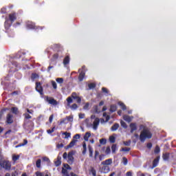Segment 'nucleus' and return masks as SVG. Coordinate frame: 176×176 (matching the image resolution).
Wrapping results in <instances>:
<instances>
[{"label": "nucleus", "instance_id": "obj_1", "mask_svg": "<svg viewBox=\"0 0 176 176\" xmlns=\"http://www.w3.org/2000/svg\"><path fill=\"white\" fill-rule=\"evenodd\" d=\"M140 130H142L140 135V140L141 142H145L146 140H151L152 138V133L149 131V128L144 124L139 126Z\"/></svg>", "mask_w": 176, "mask_h": 176}, {"label": "nucleus", "instance_id": "obj_2", "mask_svg": "<svg viewBox=\"0 0 176 176\" xmlns=\"http://www.w3.org/2000/svg\"><path fill=\"white\" fill-rule=\"evenodd\" d=\"M76 100V102L78 104H80L82 102V98H80V97L78 96V94L76 92H73L71 95V96L68 97L67 98V107H70L71 104H72V102H74V100Z\"/></svg>", "mask_w": 176, "mask_h": 176}, {"label": "nucleus", "instance_id": "obj_3", "mask_svg": "<svg viewBox=\"0 0 176 176\" xmlns=\"http://www.w3.org/2000/svg\"><path fill=\"white\" fill-rule=\"evenodd\" d=\"M12 24H13V23L10 22V21H9V19L6 17V21L4 22V28L7 34H12L13 33L12 30H10Z\"/></svg>", "mask_w": 176, "mask_h": 176}, {"label": "nucleus", "instance_id": "obj_4", "mask_svg": "<svg viewBox=\"0 0 176 176\" xmlns=\"http://www.w3.org/2000/svg\"><path fill=\"white\" fill-rule=\"evenodd\" d=\"M80 138V134H76L73 137V140L71 141V142L67 146L66 149H69V148H72L73 146H75V144L78 142L77 140H79Z\"/></svg>", "mask_w": 176, "mask_h": 176}, {"label": "nucleus", "instance_id": "obj_5", "mask_svg": "<svg viewBox=\"0 0 176 176\" xmlns=\"http://www.w3.org/2000/svg\"><path fill=\"white\" fill-rule=\"evenodd\" d=\"M26 28H28V30H43V28H45V27L42 26H36L35 23L31 21L26 23Z\"/></svg>", "mask_w": 176, "mask_h": 176}, {"label": "nucleus", "instance_id": "obj_6", "mask_svg": "<svg viewBox=\"0 0 176 176\" xmlns=\"http://www.w3.org/2000/svg\"><path fill=\"white\" fill-rule=\"evenodd\" d=\"M0 166L5 170H10L12 168V164L8 160H3L0 162Z\"/></svg>", "mask_w": 176, "mask_h": 176}, {"label": "nucleus", "instance_id": "obj_7", "mask_svg": "<svg viewBox=\"0 0 176 176\" xmlns=\"http://www.w3.org/2000/svg\"><path fill=\"white\" fill-rule=\"evenodd\" d=\"M26 111L28 113H23L24 120H28V119H32V116H31V115L34 114V110L26 109Z\"/></svg>", "mask_w": 176, "mask_h": 176}, {"label": "nucleus", "instance_id": "obj_8", "mask_svg": "<svg viewBox=\"0 0 176 176\" xmlns=\"http://www.w3.org/2000/svg\"><path fill=\"white\" fill-rule=\"evenodd\" d=\"M35 89L38 91V93H39V94H43V87H42V83H41L40 82H36Z\"/></svg>", "mask_w": 176, "mask_h": 176}, {"label": "nucleus", "instance_id": "obj_9", "mask_svg": "<svg viewBox=\"0 0 176 176\" xmlns=\"http://www.w3.org/2000/svg\"><path fill=\"white\" fill-rule=\"evenodd\" d=\"M8 17V20L10 23H14V21L17 20V14H16V12H12L9 14Z\"/></svg>", "mask_w": 176, "mask_h": 176}, {"label": "nucleus", "instance_id": "obj_10", "mask_svg": "<svg viewBox=\"0 0 176 176\" xmlns=\"http://www.w3.org/2000/svg\"><path fill=\"white\" fill-rule=\"evenodd\" d=\"M46 101L47 102H48L49 104H50V105H58V102H57V100H56L54 98H49V97H47L46 98Z\"/></svg>", "mask_w": 176, "mask_h": 176}, {"label": "nucleus", "instance_id": "obj_11", "mask_svg": "<svg viewBox=\"0 0 176 176\" xmlns=\"http://www.w3.org/2000/svg\"><path fill=\"white\" fill-rule=\"evenodd\" d=\"M74 151H70L69 152L68 155H67V162L69 164H72V163H74Z\"/></svg>", "mask_w": 176, "mask_h": 176}, {"label": "nucleus", "instance_id": "obj_12", "mask_svg": "<svg viewBox=\"0 0 176 176\" xmlns=\"http://www.w3.org/2000/svg\"><path fill=\"white\" fill-rule=\"evenodd\" d=\"M12 123H13V115L8 113L6 116V124H12Z\"/></svg>", "mask_w": 176, "mask_h": 176}, {"label": "nucleus", "instance_id": "obj_13", "mask_svg": "<svg viewBox=\"0 0 176 176\" xmlns=\"http://www.w3.org/2000/svg\"><path fill=\"white\" fill-rule=\"evenodd\" d=\"M99 124H100V118H95V120L93 122L94 130H97V129H98Z\"/></svg>", "mask_w": 176, "mask_h": 176}, {"label": "nucleus", "instance_id": "obj_14", "mask_svg": "<svg viewBox=\"0 0 176 176\" xmlns=\"http://www.w3.org/2000/svg\"><path fill=\"white\" fill-rule=\"evenodd\" d=\"M109 166L104 165L101 168H100V173H102L103 174H107L109 173L110 171Z\"/></svg>", "mask_w": 176, "mask_h": 176}, {"label": "nucleus", "instance_id": "obj_15", "mask_svg": "<svg viewBox=\"0 0 176 176\" xmlns=\"http://www.w3.org/2000/svg\"><path fill=\"white\" fill-rule=\"evenodd\" d=\"M129 127L131 129V134H133V133H134V131H136L137 130V123L135 122H132L129 124Z\"/></svg>", "mask_w": 176, "mask_h": 176}, {"label": "nucleus", "instance_id": "obj_16", "mask_svg": "<svg viewBox=\"0 0 176 176\" xmlns=\"http://www.w3.org/2000/svg\"><path fill=\"white\" fill-rule=\"evenodd\" d=\"M159 160H160V156H157V157L153 161V166H152V168H155V167H157V164H159Z\"/></svg>", "mask_w": 176, "mask_h": 176}, {"label": "nucleus", "instance_id": "obj_17", "mask_svg": "<svg viewBox=\"0 0 176 176\" xmlns=\"http://www.w3.org/2000/svg\"><path fill=\"white\" fill-rule=\"evenodd\" d=\"M112 163V159H108L101 162V164L102 166H111V164Z\"/></svg>", "mask_w": 176, "mask_h": 176}, {"label": "nucleus", "instance_id": "obj_18", "mask_svg": "<svg viewBox=\"0 0 176 176\" xmlns=\"http://www.w3.org/2000/svg\"><path fill=\"white\" fill-rule=\"evenodd\" d=\"M71 58H69V55H67L63 59V65H68L69 64Z\"/></svg>", "mask_w": 176, "mask_h": 176}, {"label": "nucleus", "instance_id": "obj_19", "mask_svg": "<svg viewBox=\"0 0 176 176\" xmlns=\"http://www.w3.org/2000/svg\"><path fill=\"white\" fill-rule=\"evenodd\" d=\"M88 151L89 154V157H93V153L94 152V148H92L91 145H88Z\"/></svg>", "mask_w": 176, "mask_h": 176}, {"label": "nucleus", "instance_id": "obj_20", "mask_svg": "<svg viewBox=\"0 0 176 176\" xmlns=\"http://www.w3.org/2000/svg\"><path fill=\"white\" fill-rule=\"evenodd\" d=\"M82 153L83 155H86V153L87 152V145L85 142L82 143Z\"/></svg>", "mask_w": 176, "mask_h": 176}, {"label": "nucleus", "instance_id": "obj_21", "mask_svg": "<svg viewBox=\"0 0 176 176\" xmlns=\"http://www.w3.org/2000/svg\"><path fill=\"white\" fill-rule=\"evenodd\" d=\"M162 158L165 162H167L168 159H170V154L169 153H165L162 154Z\"/></svg>", "mask_w": 176, "mask_h": 176}, {"label": "nucleus", "instance_id": "obj_22", "mask_svg": "<svg viewBox=\"0 0 176 176\" xmlns=\"http://www.w3.org/2000/svg\"><path fill=\"white\" fill-rule=\"evenodd\" d=\"M116 109H118L116 104H111L110 106V112H111V113H113V112H116Z\"/></svg>", "mask_w": 176, "mask_h": 176}, {"label": "nucleus", "instance_id": "obj_23", "mask_svg": "<svg viewBox=\"0 0 176 176\" xmlns=\"http://www.w3.org/2000/svg\"><path fill=\"white\" fill-rule=\"evenodd\" d=\"M118 129H119V124L116 123L111 126V131H116V130H118Z\"/></svg>", "mask_w": 176, "mask_h": 176}, {"label": "nucleus", "instance_id": "obj_24", "mask_svg": "<svg viewBox=\"0 0 176 176\" xmlns=\"http://www.w3.org/2000/svg\"><path fill=\"white\" fill-rule=\"evenodd\" d=\"M85 72H82L81 73H80L79 76H78V80L80 82H82L83 80V79H85Z\"/></svg>", "mask_w": 176, "mask_h": 176}, {"label": "nucleus", "instance_id": "obj_25", "mask_svg": "<svg viewBox=\"0 0 176 176\" xmlns=\"http://www.w3.org/2000/svg\"><path fill=\"white\" fill-rule=\"evenodd\" d=\"M91 136V133H90V132L85 133L84 135L85 141H89V138H90Z\"/></svg>", "mask_w": 176, "mask_h": 176}, {"label": "nucleus", "instance_id": "obj_26", "mask_svg": "<svg viewBox=\"0 0 176 176\" xmlns=\"http://www.w3.org/2000/svg\"><path fill=\"white\" fill-rule=\"evenodd\" d=\"M109 141L111 142V144H115L116 142V138H115L113 135H111L109 138Z\"/></svg>", "mask_w": 176, "mask_h": 176}, {"label": "nucleus", "instance_id": "obj_27", "mask_svg": "<svg viewBox=\"0 0 176 176\" xmlns=\"http://www.w3.org/2000/svg\"><path fill=\"white\" fill-rule=\"evenodd\" d=\"M38 78H39V75L36 73H32L31 75L32 80H34V79H38Z\"/></svg>", "mask_w": 176, "mask_h": 176}, {"label": "nucleus", "instance_id": "obj_28", "mask_svg": "<svg viewBox=\"0 0 176 176\" xmlns=\"http://www.w3.org/2000/svg\"><path fill=\"white\" fill-rule=\"evenodd\" d=\"M123 119L124 120H125V122H128V123H130V122H131V118H130L129 116H124Z\"/></svg>", "mask_w": 176, "mask_h": 176}, {"label": "nucleus", "instance_id": "obj_29", "mask_svg": "<svg viewBox=\"0 0 176 176\" xmlns=\"http://www.w3.org/2000/svg\"><path fill=\"white\" fill-rule=\"evenodd\" d=\"M27 144H28V140H27L26 139H24L23 143L19 144V145L16 146V148H19L20 146H24V145H27Z\"/></svg>", "mask_w": 176, "mask_h": 176}, {"label": "nucleus", "instance_id": "obj_30", "mask_svg": "<svg viewBox=\"0 0 176 176\" xmlns=\"http://www.w3.org/2000/svg\"><path fill=\"white\" fill-rule=\"evenodd\" d=\"M11 111L14 115H17V113H19V109L17 107L11 108Z\"/></svg>", "mask_w": 176, "mask_h": 176}, {"label": "nucleus", "instance_id": "obj_31", "mask_svg": "<svg viewBox=\"0 0 176 176\" xmlns=\"http://www.w3.org/2000/svg\"><path fill=\"white\" fill-rule=\"evenodd\" d=\"M56 80L59 85H63L64 83V78H56Z\"/></svg>", "mask_w": 176, "mask_h": 176}, {"label": "nucleus", "instance_id": "obj_32", "mask_svg": "<svg viewBox=\"0 0 176 176\" xmlns=\"http://www.w3.org/2000/svg\"><path fill=\"white\" fill-rule=\"evenodd\" d=\"M89 173H91L93 176L97 175V172L96 171V169H94V167H91V169L89 170Z\"/></svg>", "mask_w": 176, "mask_h": 176}, {"label": "nucleus", "instance_id": "obj_33", "mask_svg": "<svg viewBox=\"0 0 176 176\" xmlns=\"http://www.w3.org/2000/svg\"><path fill=\"white\" fill-rule=\"evenodd\" d=\"M51 85H52L53 89L54 90H56V89H57V82H56V81H54V80H52L51 81Z\"/></svg>", "mask_w": 176, "mask_h": 176}, {"label": "nucleus", "instance_id": "obj_34", "mask_svg": "<svg viewBox=\"0 0 176 176\" xmlns=\"http://www.w3.org/2000/svg\"><path fill=\"white\" fill-rule=\"evenodd\" d=\"M62 174L65 176H69V174L68 173V170L66 168H63L62 169Z\"/></svg>", "mask_w": 176, "mask_h": 176}, {"label": "nucleus", "instance_id": "obj_35", "mask_svg": "<svg viewBox=\"0 0 176 176\" xmlns=\"http://www.w3.org/2000/svg\"><path fill=\"white\" fill-rule=\"evenodd\" d=\"M154 153H155V155H157V153H160V147H159V146H155Z\"/></svg>", "mask_w": 176, "mask_h": 176}, {"label": "nucleus", "instance_id": "obj_36", "mask_svg": "<svg viewBox=\"0 0 176 176\" xmlns=\"http://www.w3.org/2000/svg\"><path fill=\"white\" fill-rule=\"evenodd\" d=\"M66 120H67V122H74V116H66Z\"/></svg>", "mask_w": 176, "mask_h": 176}, {"label": "nucleus", "instance_id": "obj_37", "mask_svg": "<svg viewBox=\"0 0 176 176\" xmlns=\"http://www.w3.org/2000/svg\"><path fill=\"white\" fill-rule=\"evenodd\" d=\"M41 159L37 160V161L36 162V167H37V168H41Z\"/></svg>", "mask_w": 176, "mask_h": 176}, {"label": "nucleus", "instance_id": "obj_38", "mask_svg": "<svg viewBox=\"0 0 176 176\" xmlns=\"http://www.w3.org/2000/svg\"><path fill=\"white\" fill-rule=\"evenodd\" d=\"M100 145H105L107 144V139H105V138L100 139Z\"/></svg>", "mask_w": 176, "mask_h": 176}, {"label": "nucleus", "instance_id": "obj_39", "mask_svg": "<svg viewBox=\"0 0 176 176\" xmlns=\"http://www.w3.org/2000/svg\"><path fill=\"white\" fill-rule=\"evenodd\" d=\"M122 163L124 166H127V164L129 163V160L126 158V157H122Z\"/></svg>", "mask_w": 176, "mask_h": 176}, {"label": "nucleus", "instance_id": "obj_40", "mask_svg": "<svg viewBox=\"0 0 176 176\" xmlns=\"http://www.w3.org/2000/svg\"><path fill=\"white\" fill-rule=\"evenodd\" d=\"M103 118H106V122H109V119H111V117L107 115V112L103 113Z\"/></svg>", "mask_w": 176, "mask_h": 176}, {"label": "nucleus", "instance_id": "obj_41", "mask_svg": "<svg viewBox=\"0 0 176 176\" xmlns=\"http://www.w3.org/2000/svg\"><path fill=\"white\" fill-rule=\"evenodd\" d=\"M116 148H117L116 144H113L111 146L112 153H116Z\"/></svg>", "mask_w": 176, "mask_h": 176}, {"label": "nucleus", "instance_id": "obj_42", "mask_svg": "<svg viewBox=\"0 0 176 176\" xmlns=\"http://www.w3.org/2000/svg\"><path fill=\"white\" fill-rule=\"evenodd\" d=\"M88 87L90 89L96 88V83H94V82L89 83L88 85Z\"/></svg>", "mask_w": 176, "mask_h": 176}, {"label": "nucleus", "instance_id": "obj_43", "mask_svg": "<svg viewBox=\"0 0 176 176\" xmlns=\"http://www.w3.org/2000/svg\"><path fill=\"white\" fill-rule=\"evenodd\" d=\"M123 144L125 146H130V145H131V140L123 142Z\"/></svg>", "mask_w": 176, "mask_h": 176}, {"label": "nucleus", "instance_id": "obj_44", "mask_svg": "<svg viewBox=\"0 0 176 176\" xmlns=\"http://www.w3.org/2000/svg\"><path fill=\"white\" fill-rule=\"evenodd\" d=\"M120 124H121L122 127H123L124 129H127V124H126L124 122V121L121 120L120 121Z\"/></svg>", "mask_w": 176, "mask_h": 176}, {"label": "nucleus", "instance_id": "obj_45", "mask_svg": "<svg viewBox=\"0 0 176 176\" xmlns=\"http://www.w3.org/2000/svg\"><path fill=\"white\" fill-rule=\"evenodd\" d=\"M69 108H71V109H78V104H76V103L73 104L72 106H69Z\"/></svg>", "mask_w": 176, "mask_h": 176}, {"label": "nucleus", "instance_id": "obj_46", "mask_svg": "<svg viewBox=\"0 0 176 176\" xmlns=\"http://www.w3.org/2000/svg\"><path fill=\"white\" fill-rule=\"evenodd\" d=\"M55 129H56V126H54V127H52V129H48V130H47V133L48 134H52V133H54Z\"/></svg>", "mask_w": 176, "mask_h": 176}, {"label": "nucleus", "instance_id": "obj_47", "mask_svg": "<svg viewBox=\"0 0 176 176\" xmlns=\"http://www.w3.org/2000/svg\"><path fill=\"white\" fill-rule=\"evenodd\" d=\"M19 159H20V155H13L12 156V160L14 162H17V160H19Z\"/></svg>", "mask_w": 176, "mask_h": 176}, {"label": "nucleus", "instance_id": "obj_48", "mask_svg": "<svg viewBox=\"0 0 176 176\" xmlns=\"http://www.w3.org/2000/svg\"><path fill=\"white\" fill-rule=\"evenodd\" d=\"M60 165H61V160L58 158V160L55 162V166H56V167H58V166H60Z\"/></svg>", "mask_w": 176, "mask_h": 176}, {"label": "nucleus", "instance_id": "obj_49", "mask_svg": "<svg viewBox=\"0 0 176 176\" xmlns=\"http://www.w3.org/2000/svg\"><path fill=\"white\" fill-rule=\"evenodd\" d=\"M68 122H67V118H63L60 120V124H67Z\"/></svg>", "mask_w": 176, "mask_h": 176}, {"label": "nucleus", "instance_id": "obj_50", "mask_svg": "<svg viewBox=\"0 0 176 176\" xmlns=\"http://www.w3.org/2000/svg\"><path fill=\"white\" fill-rule=\"evenodd\" d=\"M58 57H60V54H58V52L54 54L52 56L54 60H57V58H58Z\"/></svg>", "mask_w": 176, "mask_h": 176}, {"label": "nucleus", "instance_id": "obj_51", "mask_svg": "<svg viewBox=\"0 0 176 176\" xmlns=\"http://www.w3.org/2000/svg\"><path fill=\"white\" fill-rule=\"evenodd\" d=\"M105 159V155L101 154L99 155V162H102Z\"/></svg>", "mask_w": 176, "mask_h": 176}, {"label": "nucleus", "instance_id": "obj_52", "mask_svg": "<svg viewBox=\"0 0 176 176\" xmlns=\"http://www.w3.org/2000/svg\"><path fill=\"white\" fill-rule=\"evenodd\" d=\"M130 148L129 147H125V148H122L121 151L122 152H130Z\"/></svg>", "mask_w": 176, "mask_h": 176}, {"label": "nucleus", "instance_id": "obj_53", "mask_svg": "<svg viewBox=\"0 0 176 176\" xmlns=\"http://www.w3.org/2000/svg\"><path fill=\"white\" fill-rule=\"evenodd\" d=\"M120 105L123 111H126V109H127V107L124 103H120Z\"/></svg>", "mask_w": 176, "mask_h": 176}, {"label": "nucleus", "instance_id": "obj_54", "mask_svg": "<svg viewBox=\"0 0 176 176\" xmlns=\"http://www.w3.org/2000/svg\"><path fill=\"white\" fill-rule=\"evenodd\" d=\"M100 155V152L98 151H95V154H94V160H97V157Z\"/></svg>", "mask_w": 176, "mask_h": 176}, {"label": "nucleus", "instance_id": "obj_55", "mask_svg": "<svg viewBox=\"0 0 176 176\" xmlns=\"http://www.w3.org/2000/svg\"><path fill=\"white\" fill-rule=\"evenodd\" d=\"M105 153L106 155H109L111 153V147L107 146L106 150H105Z\"/></svg>", "mask_w": 176, "mask_h": 176}, {"label": "nucleus", "instance_id": "obj_56", "mask_svg": "<svg viewBox=\"0 0 176 176\" xmlns=\"http://www.w3.org/2000/svg\"><path fill=\"white\" fill-rule=\"evenodd\" d=\"M63 134L65 135V138H69V137H71V133L65 132Z\"/></svg>", "mask_w": 176, "mask_h": 176}, {"label": "nucleus", "instance_id": "obj_57", "mask_svg": "<svg viewBox=\"0 0 176 176\" xmlns=\"http://www.w3.org/2000/svg\"><path fill=\"white\" fill-rule=\"evenodd\" d=\"M102 91L103 93H105V94H108V93H109V91H108V89L107 88H105V87H102Z\"/></svg>", "mask_w": 176, "mask_h": 176}, {"label": "nucleus", "instance_id": "obj_58", "mask_svg": "<svg viewBox=\"0 0 176 176\" xmlns=\"http://www.w3.org/2000/svg\"><path fill=\"white\" fill-rule=\"evenodd\" d=\"M36 176H45V175H43V173H42L39 171H37V172H36Z\"/></svg>", "mask_w": 176, "mask_h": 176}, {"label": "nucleus", "instance_id": "obj_59", "mask_svg": "<svg viewBox=\"0 0 176 176\" xmlns=\"http://www.w3.org/2000/svg\"><path fill=\"white\" fill-rule=\"evenodd\" d=\"M89 105H90V104H89V102L86 103V104L84 105L83 109H89Z\"/></svg>", "mask_w": 176, "mask_h": 176}, {"label": "nucleus", "instance_id": "obj_60", "mask_svg": "<svg viewBox=\"0 0 176 176\" xmlns=\"http://www.w3.org/2000/svg\"><path fill=\"white\" fill-rule=\"evenodd\" d=\"M148 149H152V143L149 142L146 144Z\"/></svg>", "mask_w": 176, "mask_h": 176}, {"label": "nucleus", "instance_id": "obj_61", "mask_svg": "<svg viewBox=\"0 0 176 176\" xmlns=\"http://www.w3.org/2000/svg\"><path fill=\"white\" fill-rule=\"evenodd\" d=\"M78 116L79 119H85V113H80Z\"/></svg>", "mask_w": 176, "mask_h": 176}, {"label": "nucleus", "instance_id": "obj_62", "mask_svg": "<svg viewBox=\"0 0 176 176\" xmlns=\"http://www.w3.org/2000/svg\"><path fill=\"white\" fill-rule=\"evenodd\" d=\"M63 159L66 160L67 157H68V154L67 153V152H65L63 155Z\"/></svg>", "mask_w": 176, "mask_h": 176}, {"label": "nucleus", "instance_id": "obj_63", "mask_svg": "<svg viewBox=\"0 0 176 176\" xmlns=\"http://www.w3.org/2000/svg\"><path fill=\"white\" fill-rule=\"evenodd\" d=\"M53 118H54L53 114L50 116V118H49L50 123H52L53 122Z\"/></svg>", "mask_w": 176, "mask_h": 176}, {"label": "nucleus", "instance_id": "obj_64", "mask_svg": "<svg viewBox=\"0 0 176 176\" xmlns=\"http://www.w3.org/2000/svg\"><path fill=\"white\" fill-rule=\"evenodd\" d=\"M1 13H2V14H5V13H6V8H1Z\"/></svg>", "mask_w": 176, "mask_h": 176}]
</instances>
